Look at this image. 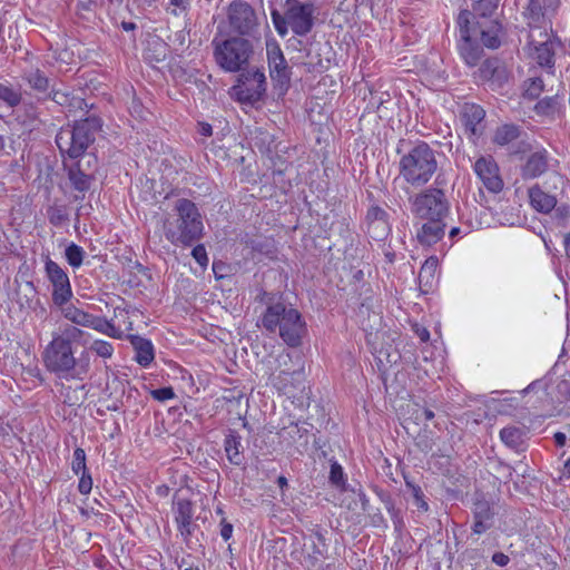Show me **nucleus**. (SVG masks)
<instances>
[{"instance_id":"nucleus-22","label":"nucleus","mask_w":570,"mask_h":570,"mask_svg":"<svg viewBox=\"0 0 570 570\" xmlns=\"http://www.w3.org/2000/svg\"><path fill=\"white\" fill-rule=\"evenodd\" d=\"M446 224L444 220H425L416 229V240L422 245L430 247L440 242L445 234Z\"/></svg>"},{"instance_id":"nucleus-53","label":"nucleus","mask_w":570,"mask_h":570,"mask_svg":"<svg viewBox=\"0 0 570 570\" xmlns=\"http://www.w3.org/2000/svg\"><path fill=\"white\" fill-rule=\"evenodd\" d=\"M233 534V524L227 522L225 518L220 521V535L225 541H228Z\"/></svg>"},{"instance_id":"nucleus-50","label":"nucleus","mask_w":570,"mask_h":570,"mask_svg":"<svg viewBox=\"0 0 570 570\" xmlns=\"http://www.w3.org/2000/svg\"><path fill=\"white\" fill-rule=\"evenodd\" d=\"M91 488H92V479H91V475L88 473V471H86L85 473H81V476L79 480V484H78L79 492L82 494H87L91 491Z\"/></svg>"},{"instance_id":"nucleus-11","label":"nucleus","mask_w":570,"mask_h":570,"mask_svg":"<svg viewBox=\"0 0 570 570\" xmlns=\"http://www.w3.org/2000/svg\"><path fill=\"white\" fill-rule=\"evenodd\" d=\"M266 55L272 80L281 91L287 90L291 81V68L275 39L266 40Z\"/></svg>"},{"instance_id":"nucleus-34","label":"nucleus","mask_w":570,"mask_h":570,"mask_svg":"<svg viewBox=\"0 0 570 570\" xmlns=\"http://www.w3.org/2000/svg\"><path fill=\"white\" fill-rule=\"evenodd\" d=\"M439 261L436 257H429L422 265L419 273L420 283L429 284L434 279Z\"/></svg>"},{"instance_id":"nucleus-25","label":"nucleus","mask_w":570,"mask_h":570,"mask_svg":"<svg viewBox=\"0 0 570 570\" xmlns=\"http://www.w3.org/2000/svg\"><path fill=\"white\" fill-rule=\"evenodd\" d=\"M224 450L229 463L240 465L244 462L242 436L234 430H228L224 440Z\"/></svg>"},{"instance_id":"nucleus-35","label":"nucleus","mask_w":570,"mask_h":570,"mask_svg":"<svg viewBox=\"0 0 570 570\" xmlns=\"http://www.w3.org/2000/svg\"><path fill=\"white\" fill-rule=\"evenodd\" d=\"M65 256L69 265L77 268L80 267L83 262L85 250L82 247L72 243L66 248Z\"/></svg>"},{"instance_id":"nucleus-56","label":"nucleus","mask_w":570,"mask_h":570,"mask_svg":"<svg viewBox=\"0 0 570 570\" xmlns=\"http://www.w3.org/2000/svg\"><path fill=\"white\" fill-rule=\"evenodd\" d=\"M198 132L202 135V136H205V137H210L213 135V128L207 122H199L198 124Z\"/></svg>"},{"instance_id":"nucleus-40","label":"nucleus","mask_w":570,"mask_h":570,"mask_svg":"<svg viewBox=\"0 0 570 570\" xmlns=\"http://www.w3.org/2000/svg\"><path fill=\"white\" fill-rule=\"evenodd\" d=\"M28 82L33 89L40 92H46L49 89L48 78L39 70L31 72L29 75Z\"/></svg>"},{"instance_id":"nucleus-29","label":"nucleus","mask_w":570,"mask_h":570,"mask_svg":"<svg viewBox=\"0 0 570 570\" xmlns=\"http://www.w3.org/2000/svg\"><path fill=\"white\" fill-rule=\"evenodd\" d=\"M485 111L479 105L471 104L465 105L463 109V117L465 119V126L472 134L478 132V125L484 119Z\"/></svg>"},{"instance_id":"nucleus-33","label":"nucleus","mask_w":570,"mask_h":570,"mask_svg":"<svg viewBox=\"0 0 570 570\" xmlns=\"http://www.w3.org/2000/svg\"><path fill=\"white\" fill-rule=\"evenodd\" d=\"M18 303L21 307H32V304L37 297V291L32 282H26L22 286L19 287L18 292Z\"/></svg>"},{"instance_id":"nucleus-57","label":"nucleus","mask_w":570,"mask_h":570,"mask_svg":"<svg viewBox=\"0 0 570 570\" xmlns=\"http://www.w3.org/2000/svg\"><path fill=\"white\" fill-rule=\"evenodd\" d=\"M415 333L422 342H428L430 340V333L425 327L416 325Z\"/></svg>"},{"instance_id":"nucleus-8","label":"nucleus","mask_w":570,"mask_h":570,"mask_svg":"<svg viewBox=\"0 0 570 570\" xmlns=\"http://www.w3.org/2000/svg\"><path fill=\"white\" fill-rule=\"evenodd\" d=\"M412 214L422 220L444 218L449 215L450 204L440 188H428L410 198Z\"/></svg>"},{"instance_id":"nucleus-47","label":"nucleus","mask_w":570,"mask_h":570,"mask_svg":"<svg viewBox=\"0 0 570 570\" xmlns=\"http://www.w3.org/2000/svg\"><path fill=\"white\" fill-rule=\"evenodd\" d=\"M48 218L52 225L58 226L67 219V216L60 207H50L48 209Z\"/></svg>"},{"instance_id":"nucleus-42","label":"nucleus","mask_w":570,"mask_h":570,"mask_svg":"<svg viewBox=\"0 0 570 570\" xmlns=\"http://www.w3.org/2000/svg\"><path fill=\"white\" fill-rule=\"evenodd\" d=\"M90 350L95 352L98 356L104 358L111 357L114 353L112 345L107 341L96 340L91 345Z\"/></svg>"},{"instance_id":"nucleus-7","label":"nucleus","mask_w":570,"mask_h":570,"mask_svg":"<svg viewBox=\"0 0 570 570\" xmlns=\"http://www.w3.org/2000/svg\"><path fill=\"white\" fill-rule=\"evenodd\" d=\"M314 12L315 9L312 3H302L298 0H286L285 13L281 14L274 9L271 16L279 36H286L288 28L297 36H305L314 26Z\"/></svg>"},{"instance_id":"nucleus-49","label":"nucleus","mask_w":570,"mask_h":570,"mask_svg":"<svg viewBox=\"0 0 570 570\" xmlns=\"http://www.w3.org/2000/svg\"><path fill=\"white\" fill-rule=\"evenodd\" d=\"M191 255L195 261L203 267L207 266L208 257L204 245H197L193 248Z\"/></svg>"},{"instance_id":"nucleus-17","label":"nucleus","mask_w":570,"mask_h":570,"mask_svg":"<svg viewBox=\"0 0 570 570\" xmlns=\"http://www.w3.org/2000/svg\"><path fill=\"white\" fill-rule=\"evenodd\" d=\"M173 511L178 531L185 541L193 535L195 525L193 524V503L190 500L176 493L173 498Z\"/></svg>"},{"instance_id":"nucleus-3","label":"nucleus","mask_w":570,"mask_h":570,"mask_svg":"<svg viewBox=\"0 0 570 570\" xmlns=\"http://www.w3.org/2000/svg\"><path fill=\"white\" fill-rule=\"evenodd\" d=\"M175 219L164 222V234L174 245L190 246L198 240L203 234V222L196 205L186 198L175 202Z\"/></svg>"},{"instance_id":"nucleus-30","label":"nucleus","mask_w":570,"mask_h":570,"mask_svg":"<svg viewBox=\"0 0 570 570\" xmlns=\"http://www.w3.org/2000/svg\"><path fill=\"white\" fill-rule=\"evenodd\" d=\"M59 307L61 308V314L66 320L78 326L88 327L92 314H89L72 304H65Z\"/></svg>"},{"instance_id":"nucleus-61","label":"nucleus","mask_w":570,"mask_h":570,"mask_svg":"<svg viewBox=\"0 0 570 570\" xmlns=\"http://www.w3.org/2000/svg\"><path fill=\"white\" fill-rule=\"evenodd\" d=\"M121 27H122V28H124V30H126V31H130V30H135V29H136V24H135L134 22H126V21H122Z\"/></svg>"},{"instance_id":"nucleus-58","label":"nucleus","mask_w":570,"mask_h":570,"mask_svg":"<svg viewBox=\"0 0 570 570\" xmlns=\"http://www.w3.org/2000/svg\"><path fill=\"white\" fill-rule=\"evenodd\" d=\"M567 441V436L562 432H557L554 434V442L558 446H564Z\"/></svg>"},{"instance_id":"nucleus-10","label":"nucleus","mask_w":570,"mask_h":570,"mask_svg":"<svg viewBox=\"0 0 570 570\" xmlns=\"http://www.w3.org/2000/svg\"><path fill=\"white\" fill-rule=\"evenodd\" d=\"M473 13L469 10H462L458 17V24L460 28V43L459 51L464 62L474 67L482 58L483 49L476 42V30L470 28Z\"/></svg>"},{"instance_id":"nucleus-19","label":"nucleus","mask_w":570,"mask_h":570,"mask_svg":"<svg viewBox=\"0 0 570 570\" xmlns=\"http://www.w3.org/2000/svg\"><path fill=\"white\" fill-rule=\"evenodd\" d=\"M367 233L374 240H384L391 233L389 214L382 207L374 205L367 210L365 217Z\"/></svg>"},{"instance_id":"nucleus-41","label":"nucleus","mask_w":570,"mask_h":570,"mask_svg":"<svg viewBox=\"0 0 570 570\" xmlns=\"http://www.w3.org/2000/svg\"><path fill=\"white\" fill-rule=\"evenodd\" d=\"M71 469L76 474L85 473L87 471L86 466V452L81 448H77L73 451V458L71 463Z\"/></svg>"},{"instance_id":"nucleus-54","label":"nucleus","mask_w":570,"mask_h":570,"mask_svg":"<svg viewBox=\"0 0 570 570\" xmlns=\"http://www.w3.org/2000/svg\"><path fill=\"white\" fill-rule=\"evenodd\" d=\"M543 89V81L540 78H534L531 81L530 87L528 88V92L530 96H538Z\"/></svg>"},{"instance_id":"nucleus-32","label":"nucleus","mask_w":570,"mask_h":570,"mask_svg":"<svg viewBox=\"0 0 570 570\" xmlns=\"http://www.w3.org/2000/svg\"><path fill=\"white\" fill-rule=\"evenodd\" d=\"M520 136L519 127L515 125H503L497 128L493 141L497 145L505 146L515 140Z\"/></svg>"},{"instance_id":"nucleus-27","label":"nucleus","mask_w":570,"mask_h":570,"mask_svg":"<svg viewBox=\"0 0 570 570\" xmlns=\"http://www.w3.org/2000/svg\"><path fill=\"white\" fill-rule=\"evenodd\" d=\"M130 343L135 350V360L141 366H148L154 361V347L150 341L138 335L129 336Z\"/></svg>"},{"instance_id":"nucleus-52","label":"nucleus","mask_w":570,"mask_h":570,"mask_svg":"<svg viewBox=\"0 0 570 570\" xmlns=\"http://www.w3.org/2000/svg\"><path fill=\"white\" fill-rule=\"evenodd\" d=\"M414 417L417 422H426L434 417V412L428 407H419L414 412Z\"/></svg>"},{"instance_id":"nucleus-62","label":"nucleus","mask_w":570,"mask_h":570,"mask_svg":"<svg viewBox=\"0 0 570 570\" xmlns=\"http://www.w3.org/2000/svg\"><path fill=\"white\" fill-rule=\"evenodd\" d=\"M188 566H194L193 563L187 562L185 559H183L179 563V570H183L184 568H188Z\"/></svg>"},{"instance_id":"nucleus-18","label":"nucleus","mask_w":570,"mask_h":570,"mask_svg":"<svg viewBox=\"0 0 570 570\" xmlns=\"http://www.w3.org/2000/svg\"><path fill=\"white\" fill-rule=\"evenodd\" d=\"M474 171L489 191L499 193L502 190L503 180L492 157L479 158L474 164Z\"/></svg>"},{"instance_id":"nucleus-43","label":"nucleus","mask_w":570,"mask_h":570,"mask_svg":"<svg viewBox=\"0 0 570 570\" xmlns=\"http://www.w3.org/2000/svg\"><path fill=\"white\" fill-rule=\"evenodd\" d=\"M330 482L340 489H344L345 487L344 472L342 466L337 462H334L331 465Z\"/></svg>"},{"instance_id":"nucleus-5","label":"nucleus","mask_w":570,"mask_h":570,"mask_svg":"<svg viewBox=\"0 0 570 570\" xmlns=\"http://www.w3.org/2000/svg\"><path fill=\"white\" fill-rule=\"evenodd\" d=\"M100 127L101 120L95 116L76 121L73 126L62 127L56 136L60 154L63 157L77 159L95 141Z\"/></svg>"},{"instance_id":"nucleus-63","label":"nucleus","mask_w":570,"mask_h":570,"mask_svg":"<svg viewBox=\"0 0 570 570\" xmlns=\"http://www.w3.org/2000/svg\"><path fill=\"white\" fill-rule=\"evenodd\" d=\"M110 4L120 7L125 0H107Z\"/></svg>"},{"instance_id":"nucleus-36","label":"nucleus","mask_w":570,"mask_h":570,"mask_svg":"<svg viewBox=\"0 0 570 570\" xmlns=\"http://www.w3.org/2000/svg\"><path fill=\"white\" fill-rule=\"evenodd\" d=\"M88 327L94 328L102 334H107L109 336H114V332L116 331V327L112 323H110L104 317L96 315H91Z\"/></svg>"},{"instance_id":"nucleus-46","label":"nucleus","mask_w":570,"mask_h":570,"mask_svg":"<svg viewBox=\"0 0 570 570\" xmlns=\"http://www.w3.org/2000/svg\"><path fill=\"white\" fill-rule=\"evenodd\" d=\"M190 0H169L167 10L174 16L185 13L189 7Z\"/></svg>"},{"instance_id":"nucleus-13","label":"nucleus","mask_w":570,"mask_h":570,"mask_svg":"<svg viewBox=\"0 0 570 570\" xmlns=\"http://www.w3.org/2000/svg\"><path fill=\"white\" fill-rule=\"evenodd\" d=\"M528 38L530 56L541 67L552 68L554 65V51L548 29L533 28L530 30Z\"/></svg>"},{"instance_id":"nucleus-23","label":"nucleus","mask_w":570,"mask_h":570,"mask_svg":"<svg viewBox=\"0 0 570 570\" xmlns=\"http://www.w3.org/2000/svg\"><path fill=\"white\" fill-rule=\"evenodd\" d=\"M494 513L491 505L485 500H478L473 507L474 523L472 530L476 534L484 533L492 525Z\"/></svg>"},{"instance_id":"nucleus-16","label":"nucleus","mask_w":570,"mask_h":570,"mask_svg":"<svg viewBox=\"0 0 570 570\" xmlns=\"http://www.w3.org/2000/svg\"><path fill=\"white\" fill-rule=\"evenodd\" d=\"M559 7V0H529L524 12L530 30L533 28L548 29L550 17Z\"/></svg>"},{"instance_id":"nucleus-2","label":"nucleus","mask_w":570,"mask_h":570,"mask_svg":"<svg viewBox=\"0 0 570 570\" xmlns=\"http://www.w3.org/2000/svg\"><path fill=\"white\" fill-rule=\"evenodd\" d=\"M259 301L266 305L261 317V326L271 334H278L289 347H297L306 334V323L302 314L291 304L264 292Z\"/></svg>"},{"instance_id":"nucleus-12","label":"nucleus","mask_w":570,"mask_h":570,"mask_svg":"<svg viewBox=\"0 0 570 570\" xmlns=\"http://www.w3.org/2000/svg\"><path fill=\"white\" fill-rule=\"evenodd\" d=\"M227 18L233 31L242 36L252 35L258 26L255 10L243 0H235L228 6Z\"/></svg>"},{"instance_id":"nucleus-39","label":"nucleus","mask_w":570,"mask_h":570,"mask_svg":"<svg viewBox=\"0 0 570 570\" xmlns=\"http://www.w3.org/2000/svg\"><path fill=\"white\" fill-rule=\"evenodd\" d=\"M500 0H479L473 6L474 13L485 18L491 16L498 8Z\"/></svg>"},{"instance_id":"nucleus-31","label":"nucleus","mask_w":570,"mask_h":570,"mask_svg":"<svg viewBox=\"0 0 570 570\" xmlns=\"http://www.w3.org/2000/svg\"><path fill=\"white\" fill-rule=\"evenodd\" d=\"M500 439L507 446L519 450L524 441V432L517 426H505L500 431Z\"/></svg>"},{"instance_id":"nucleus-64","label":"nucleus","mask_w":570,"mask_h":570,"mask_svg":"<svg viewBox=\"0 0 570 570\" xmlns=\"http://www.w3.org/2000/svg\"><path fill=\"white\" fill-rule=\"evenodd\" d=\"M564 472L570 475V458L564 462Z\"/></svg>"},{"instance_id":"nucleus-14","label":"nucleus","mask_w":570,"mask_h":570,"mask_svg":"<svg viewBox=\"0 0 570 570\" xmlns=\"http://www.w3.org/2000/svg\"><path fill=\"white\" fill-rule=\"evenodd\" d=\"M45 271L53 287L52 302L58 306L67 304L72 296L68 275L56 262L51 261L49 256H47L46 259Z\"/></svg>"},{"instance_id":"nucleus-51","label":"nucleus","mask_w":570,"mask_h":570,"mask_svg":"<svg viewBox=\"0 0 570 570\" xmlns=\"http://www.w3.org/2000/svg\"><path fill=\"white\" fill-rule=\"evenodd\" d=\"M151 395L157 401H166L173 399L175 396V393L171 387H161L153 390Z\"/></svg>"},{"instance_id":"nucleus-6","label":"nucleus","mask_w":570,"mask_h":570,"mask_svg":"<svg viewBox=\"0 0 570 570\" xmlns=\"http://www.w3.org/2000/svg\"><path fill=\"white\" fill-rule=\"evenodd\" d=\"M215 62L227 72H237L246 69L253 55V45L243 37H230L226 40L212 41Z\"/></svg>"},{"instance_id":"nucleus-26","label":"nucleus","mask_w":570,"mask_h":570,"mask_svg":"<svg viewBox=\"0 0 570 570\" xmlns=\"http://www.w3.org/2000/svg\"><path fill=\"white\" fill-rule=\"evenodd\" d=\"M529 198L531 206L543 214L550 213L557 205L556 196L546 193L539 185L529 189Z\"/></svg>"},{"instance_id":"nucleus-48","label":"nucleus","mask_w":570,"mask_h":570,"mask_svg":"<svg viewBox=\"0 0 570 570\" xmlns=\"http://www.w3.org/2000/svg\"><path fill=\"white\" fill-rule=\"evenodd\" d=\"M406 484L412 489V494L415 500L416 507L423 511H428L429 505H428L426 501L424 500V494H423L421 488L416 487V485H412L409 482H406Z\"/></svg>"},{"instance_id":"nucleus-21","label":"nucleus","mask_w":570,"mask_h":570,"mask_svg":"<svg viewBox=\"0 0 570 570\" xmlns=\"http://www.w3.org/2000/svg\"><path fill=\"white\" fill-rule=\"evenodd\" d=\"M549 167V153L541 148L531 153L525 163L521 167V176L523 179H534L543 175Z\"/></svg>"},{"instance_id":"nucleus-44","label":"nucleus","mask_w":570,"mask_h":570,"mask_svg":"<svg viewBox=\"0 0 570 570\" xmlns=\"http://www.w3.org/2000/svg\"><path fill=\"white\" fill-rule=\"evenodd\" d=\"M559 96L556 97H549L540 100L537 104V110H539L542 114H550L552 110L557 109L559 106Z\"/></svg>"},{"instance_id":"nucleus-45","label":"nucleus","mask_w":570,"mask_h":570,"mask_svg":"<svg viewBox=\"0 0 570 570\" xmlns=\"http://www.w3.org/2000/svg\"><path fill=\"white\" fill-rule=\"evenodd\" d=\"M77 159H78L77 163H82L85 168H89L87 170L88 173H91L92 175H95V171H96V168L98 165V159L92 153L85 151L83 155H81Z\"/></svg>"},{"instance_id":"nucleus-20","label":"nucleus","mask_w":570,"mask_h":570,"mask_svg":"<svg viewBox=\"0 0 570 570\" xmlns=\"http://www.w3.org/2000/svg\"><path fill=\"white\" fill-rule=\"evenodd\" d=\"M89 168H85L82 163H75L68 168V178L70 184L75 190H77L80 195H75L76 200H81L85 198L86 191H88L91 187V184L95 180V175L88 173Z\"/></svg>"},{"instance_id":"nucleus-59","label":"nucleus","mask_w":570,"mask_h":570,"mask_svg":"<svg viewBox=\"0 0 570 570\" xmlns=\"http://www.w3.org/2000/svg\"><path fill=\"white\" fill-rule=\"evenodd\" d=\"M386 508H387V511L391 513L392 518L396 519L397 518V511H396L394 504L391 501L387 502Z\"/></svg>"},{"instance_id":"nucleus-24","label":"nucleus","mask_w":570,"mask_h":570,"mask_svg":"<svg viewBox=\"0 0 570 570\" xmlns=\"http://www.w3.org/2000/svg\"><path fill=\"white\" fill-rule=\"evenodd\" d=\"M471 28H475L476 37L480 36L482 43L487 48L497 49L500 47L499 35L501 32V24L498 21L491 20L485 23H478V27L472 26Z\"/></svg>"},{"instance_id":"nucleus-37","label":"nucleus","mask_w":570,"mask_h":570,"mask_svg":"<svg viewBox=\"0 0 570 570\" xmlns=\"http://www.w3.org/2000/svg\"><path fill=\"white\" fill-rule=\"evenodd\" d=\"M0 100L13 108L21 102V95L17 90L0 83Z\"/></svg>"},{"instance_id":"nucleus-9","label":"nucleus","mask_w":570,"mask_h":570,"mask_svg":"<svg viewBox=\"0 0 570 570\" xmlns=\"http://www.w3.org/2000/svg\"><path fill=\"white\" fill-rule=\"evenodd\" d=\"M266 77L259 69L240 71L237 82L230 88V96L242 104L254 105L266 92Z\"/></svg>"},{"instance_id":"nucleus-55","label":"nucleus","mask_w":570,"mask_h":570,"mask_svg":"<svg viewBox=\"0 0 570 570\" xmlns=\"http://www.w3.org/2000/svg\"><path fill=\"white\" fill-rule=\"evenodd\" d=\"M491 560L493 563H495L499 567H505L509 563L510 558H509V556L504 554L503 552H495V553H493Z\"/></svg>"},{"instance_id":"nucleus-60","label":"nucleus","mask_w":570,"mask_h":570,"mask_svg":"<svg viewBox=\"0 0 570 570\" xmlns=\"http://www.w3.org/2000/svg\"><path fill=\"white\" fill-rule=\"evenodd\" d=\"M567 257L570 259V233L564 238Z\"/></svg>"},{"instance_id":"nucleus-38","label":"nucleus","mask_w":570,"mask_h":570,"mask_svg":"<svg viewBox=\"0 0 570 570\" xmlns=\"http://www.w3.org/2000/svg\"><path fill=\"white\" fill-rule=\"evenodd\" d=\"M50 95L52 100L60 106L71 105L81 108V105L83 104L82 99L75 97L70 98L67 92L60 89H52Z\"/></svg>"},{"instance_id":"nucleus-28","label":"nucleus","mask_w":570,"mask_h":570,"mask_svg":"<svg viewBox=\"0 0 570 570\" xmlns=\"http://www.w3.org/2000/svg\"><path fill=\"white\" fill-rule=\"evenodd\" d=\"M480 78L482 80H502L505 78V69L498 59H487L479 68Z\"/></svg>"},{"instance_id":"nucleus-15","label":"nucleus","mask_w":570,"mask_h":570,"mask_svg":"<svg viewBox=\"0 0 570 570\" xmlns=\"http://www.w3.org/2000/svg\"><path fill=\"white\" fill-rule=\"evenodd\" d=\"M273 385L284 395L292 399H302L307 395L306 375L303 368L281 371L274 375Z\"/></svg>"},{"instance_id":"nucleus-4","label":"nucleus","mask_w":570,"mask_h":570,"mask_svg":"<svg viewBox=\"0 0 570 570\" xmlns=\"http://www.w3.org/2000/svg\"><path fill=\"white\" fill-rule=\"evenodd\" d=\"M399 164L400 176L414 187L428 184L438 170L436 153L424 141L404 153Z\"/></svg>"},{"instance_id":"nucleus-1","label":"nucleus","mask_w":570,"mask_h":570,"mask_svg":"<svg viewBox=\"0 0 570 570\" xmlns=\"http://www.w3.org/2000/svg\"><path fill=\"white\" fill-rule=\"evenodd\" d=\"M85 332L77 326L66 325L59 333L52 334L51 342L43 351L42 358L47 370L60 379H82L89 371V355L82 352L77 360L72 343L78 342Z\"/></svg>"}]
</instances>
